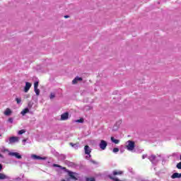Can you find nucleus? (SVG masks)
<instances>
[{"label":"nucleus","mask_w":181,"mask_h":181,"mask_svg":"<svg viewBox=\"0 0 181 181\" xmlns=\"http://www.w3.org/2000/svg\"><path fill=\"white\" fill-rule=\"evenodd\" d=\"M25 132H26V130L21 129V130L18 131V135H22V134H25Z\"/></svg>","instance_id":"393cba45"},{"label":"nucleus","mask_w":181,"mask_h":181,"mask_svg":"<svg viewBox=\"0 0 181 181\" xmlns=\"http://www.w3.org/2000/svg\"><path fill=\"white\" fill-rule=\"evenodd\" d=\"M159 158H160V156H156L152 154L151 156L148 157V159L150 160V162H151L153 165H158V163L159 162V160H160Z\"/></svg>","instance_id":"f257e3e1"},{"label":"nucleus","mask_w":181,"mask_h":181,"mask_svg":"<svg viewBox=\"0 0 181 181\" xmlns=\"http://www.w3.org/2000/svg\"><path fill=\"white\" fill-rule=\"evenodd\" d=\"M5 179H6L7 180H11V177L0 173V180H5Z\"/></svg>","instance_id":"9d476101"},{"label":"nucleus","mask_w":181,"mask_h":181,"mask_svg":"<svg viewBox=\"0 0 181 181\" xmlns=\"http://www.w3.org/2000/svg\"><path fill=\"white\" fill-rule=\"evenodd\" d=\"M23 142H24V143L26 142V139H23Z\"/></svg>","instance_id":"c9c22d12"},{"label":"nucleus","mask_w":181,"mask_h":181,"mask_svg":"<svg viewBox=\"0 0 181 181\" xmlns=\"http://www.w3.org/2000/svg\"><path fill=\"white\" fill-rule=\"evenodd\" d=\"M28 112H29V108L26 107L24 110H23V111H21V115H26V114H28Z\"/></svg>","instance_id":"4468645a"},{"label":"nucleus","mask_w":181,"mask_h":181,"mask_svg":"<svg viewBox=\"0 0 181 181\" xmlns=\"http://www.w3.org/2000/svg\"><path fill=\"white\" fill-rule=\"evenodd\" d=\"M16 142H19V137L18 136H11L8 139V144H12Z\"/></svg>","instance_id":"39448f33"},{"label":"nucleus","mask_w":181,"mask_h":181,"mask_svg":"<svg viewBox=\"0 0 181 181\" xmlns=\"http://www.w3.org/2000/svg\"><path fill=\"white\" fill-rule=\"evenodd\" d=\"M54 97H56V95L54 94V93H51L50 95H49L50 100H53V98H54Z\"/></svg>","instance_id":"b1692460"},{"label":"nucleus","mask_w":181,"mask_h":181,"mask_svg":"<svg viewBox=\"0 0 181 181\" xmlns=\"http://www.w3.org/2000/svg\"><path fill=\"white\" fill-rule=\"evenodd\" d=\"M86 181H95V179H94V178H87Z\"/></svg>","instance_id":"7c9ffc66"},{"label":"nucleus","mask_w":181,"mask_h":181,"mask_svg":"<svg viewBox=\"0 0 181 181\" xmlns=\"http://www.w3.org/2000/svg\"><path fill=\"white\" fill-rule=\"evenodd\" d=\"M5 115L9 116L11 114H12V111L10 110L9 108H7L6 111L4 112Z\"/></svg>","instance_id":"a211bd4d"},{"label":"nucleus","mask_w":181,"mask_h":181,"mask_svg":"<svg viewBox=\"0 0 181 181\" xmlns=\"http://www.w3.org/2000/svg\"><path fill=\"white\" fill-rule=\"evenodd\" d=\"M28 107L30 110V108H32V107H33V102H32V101L28 102Z\"/></svg>","instance_id":"412c9836"},{"label":"nucleus","mask_w":181,"mask_h":181,"mask_svg":"<svg viewBox=\"0 0 181 181\" xmlns=\"http://www.w3.org/2000/svg\"><path fill=\"white\" fill-rule=\"evenodd\" d=\"M8 122H10V124H13V119L12 117L8 118Z\"/></svg>","instance_id":"cd10ccee"},{"label":"nucleus","mask_w":181,"mask_h":181,"mask_svg":"<svg viewBox=\"0 0 181 181\" xmlns=\"http://www.w3.org/2000/svg\"><path fill=\"white\" fill-rule=\"evenodd\" d=\"M181 173H175L171 175V179H180Z\"/></svg>","instance_id":"f8f14e48"},{"label":"nucleus","mask_w":181,"mask_h":181,"mask_svg":"<svg viewBox=\"0 0 181 181\" xmlns=\"http://www.w3.org/2000/svg\"><path fill=\"white\" fill-rule=\"evenodd\" d=\"M112 152L114 153H117V152H119V148H114Z\"/></svg>","instance_id":"a878e982"},{"label":"nucleus","mask_w":181,"mask_h":181,"mask_svg":"<svg viewBox=\"0 0 181 181\" xmlns=\"http://www.w3.org/2000/svg\"><path fill=\"white\" fill-rule=\"evenodd\" d=\"M145 158H148V155L144 154L142 156V159H145Z\"/></svg>","instance_id":"473e14b6"},{"label":"nucleus","mask_w":181,"mask_h":181,"mask_svg":"<svg viewBox=\"0 0 181 181\" xmlns=\"http://www.w3.org/2000/svg\"><path fill=\"white\" fill-rule=\"evenodd\" d=\"M78 81H83V78L76 76L75 78L72 81V84H77Z\"/></svg>","instance_id":"9b49d317"},{"label":"nucleus","mask_w":181,"mask_h":181,"mask_svg":"<svg viewBox=\"0 0 181 181\" xmlns=\"http://www.w3.org/2000/svg\"><path fill=\"white\" fill-rule=\"evenodd\" d=\"M6 142H8V140H6Z\"/></svg>","instance_id":"4c0bfd02"},{"label":"nucleus","mask_w":181,"mask_h":181,"mask_svg":"<svg viewBox=\"0 0 181 181\" xmlns=\"http://www.w3.org/2000/svg\"><path fill=\"white\" fill-rule=\"evenodd\" d=\"M90 162H91V163H93V165H98L97 161L94 160H90Z\"/></svg>","instance_id":"c85d7f7f"},{"label":"nucleus","mask_w":181,"mask_h":181,"mask_svg":"<svg viewBox=\"0 0 181 181\" xmlns=\"http://www.w3.org/2000/svg\"><path fill=\"white\" fill-rule=\"evenodd\" d=\"M37 87H39V82L35 81L34 83V88H37Z\"/></svg>","instance_id":"bb28decb"},{"label":"nucleus","mask_w":181,"mask_h":181,"mask_svg":"<svg viewBox=\"0 0 181 181\" xmlns=\"http://www.w3.org/2000/svg\"><path fill=\"white\" fill-rule=\"evenodd\" d=\"M8 155L10 156H15L17 159H22V156H21L18 152H10L8 153Z\"/></svg>","instance_id":"423d86ee"},{"label":"nucleus","mask_w":181,"mask_h":181,"mask_svg":"<svg viewBox=\"0 0 181 181\" xmlns=\"http://www.w3.org/2000/svg\"><path fill=\"white\" fill-rule=\"evenodd\" d=\"M177 169H181V162H180V163H178L177 164Z\"/></svg>","instance_id":"c756f323"},{"label":"nucleus","mask_w":181,"mask_h":181,"mask_svg":"<svg viewBox=\"0 0 181 181\" xmlns=\"http://www.w3.org/2000/svg\"><path fill=\"white\" fill-rule=\"evenodd\" d=\"M112 142H113V144H119V139H115V138H114V136H112L110 138Z\"/></svg>","instance_id":"dca6fc26"},{"label":"nucleus","mask_w":181,"mask_h":181,"mask_svg":"<svg viewBox=\"0 0 181 181\" xmlns=\"http://www.w3.org/2000/svg\"><path fill=\"white\" fill-rule=\"evenodd\" d=\"M69 119V112H64L62 115H61V121H67Z\"/></svg>","instance_id":"6e6552de"},{"label":"nucleus","mask_w":181,"mask_h":181,"mask_svg":"<svg viewBox=\"0 0 181 181\" xmlns=\"http://www.w3.org/2000/svg\"><path fill=\"white\" fill-rule=\"evenodd\" d=\"M0 158H2V154L0 153Z\"/></svg>","instance_id":"e433bc0d"},{"label":"nucleus","mask_w":181,"mask_h":181,"mask_svg":"<svg viewBox=\"0 0 181 181\" xmlns=\"http://www.w3.org/2000/svg\"><path fill=\"white\" fill-rule=\"evenodd\" d=\"M124 173L123 171H117V170H114L113 171V175L117 176V175H122Z\"/></svg>","instance_id":"6ab92c4d"},{"label":"nucleus","mask_w":181,"mask_h":181,"mask_svg":"<svg viewBox=\"0 0 181 181\" xmlns=\"http://www.w3.org/2000/svg\"><path fill=\"white\" fill-rule=\"evenodd\" d=\"M54 168H62V166L57 165V164H53Z\"/></svg>","instance_id":"2f4dec72"},{"label":"nucleus","mask_w":181,"mask_h":181,"mask_svg":"<svg viewBox=\"0 0 181 181\" xmlns=\"http://www.w3.org/2000/svg\"><path fill=\"white\" fill-rule=\"evenodd\" d=\"M107 145L108 143H107V141H105V140H101L99 146L100 149H102V151H105Z\"/></svg>","instance_id":"20e7f679"},{"label":"nucleus","mask_w":181,"mask_h":181,"mask_svg":"<svg viewBox=\"0 0 181 181\" xmlns=\"http://www.w3.org/2000/svg\"><path fill=\"white\" fill-rule=\"evenodd\" d=\"M34 91H35L36 95H40V90H39V88H34Z\"/></svg>","instance_id":"aec40b11"},{"label":"nucleus","mask_w":181,"mask_h":181,"mask_svg":"<svg viewBox=\"0 0 181 181\" xmlns=\"http://www.w3.org/2000/svg\"><path fill=\"white\" fill-rule=\"evenodd\" d=\"M65 19L70 18V16H64Z\"/></svg>","instance_id":"f704fd0d"},{"label":"nucleus","mask_w":181,"mask_h":181,"mask_svg":"<svg viewBox=\"0 0 181 181\" xmlns=\"http://www.w3.org/2000/svg\"><path fill=\"white\" fill-rule=\"evenodd\" d=\"M2 168H3L2 164H0V172H1Z\"/></svg>","instance_id":"72a5a7b5"},{"label":"nucleus","mask_w":181,"mask_h":181,"mask_svg":"<svg viewBox=\"0 0 181 181\" xmlns=\"http://www.w3.org/2000/svg\"><path fill=\"white\" fill-rule=\"evenodd\" d=\"M16 101L17 104H21V103H22V99L21 98H16Z\"/></svg>","instance_id":"5701e85b"},{"label":"nucleus","mask_w":181,"mask_h":181,"mask_svg":"<svg viewBox=\"0 0 181 181\" xmlns=\"http://www.w3.org/2000/svg\"><path fill=\"white\" fill-rule=\"evenodd\" d=\"M31 158L33 159H35V160H46V159H47L46 157H40V156L35 155V154H33L31 156Z\"/></svg>","instance_id":"0eeeda50"},{"label":"nucleus","mask_w":181,"mask_h":181,"mask_svg":"<svg viewBox=\"0 0 181 181\" xmlns=\"http://www.w3.org/2000/svg\"><path fill=\"white\" fill-rule=\"evenodd\" d=\"M32 87V83L29 82L25 83V86L24 87V92L28 93L29 90H30V88Z\"/></svg>","instance_id":"1a4fd4ad"},{"label":"nucleus","mask_w":181,"mask_h":181,"mask_svg":"<svg viewBox=\"0 0 181 181\" xmlns=\"http://www.w3.org/2000/svg\"><path fill=\"white\" fill-rule=\"evenodd\" d=\"M0 136H1V135L0 134Z\"/></svg>","instance_id":"58836bf2"},{"label":"nucleus","mask_w":181,"mask_h":181,"mask_svg":"<svg viewBox=\"0 0 181 181\" xmlns=\"http://www.w3.org/2000/svg\"><path fill=\"white\" fill-rule=\"evenodd\" d=\"M76 173L74 172H69V176L71 177V179H74V180H77V178L76 177Z\"/></svg>","instance_id":"ddd939ff"},{"label":"nucleus","mask_w":181,"mask_h":181,"mask_svg":"<svg viewBox=\"0 0 181 181\" xmlns=\"http://www.w3.org/2000/svg\"><path fill=\"white\" fill-rule=\"evenodd\" d=\"M84 151H85V155H88L86 156V159L88 158H91V154H90L91 153V148L88 145L85 146Z\"/></svg>","instance_id":"7ed1b4c3"},{"label":"nucleus","mask_w":181,"mask_h":181,"mask_svg":"<svg viewBox=\"0 0 181 181\" xmlns=\"http://www.w3.org/2000/svg\"><path fill=\"white\" fill-rule=\"evenodd\" d=\"M75 122H79V124H83V122H84V119L81 118L79 119H76L75 120Z\"/></svg>","instance_id":"4be33fe9"},{"label":"nucleus","mask_w":181,"mask_h":181,"mask_svg":"<svg viewBox=\"0 0 181 181\" xmlns=\"http://www.w3.org/2000/svg\"><path fill=\"white\" fill-rule=\"evenodd\" d=\"M127 151H134V148H135V142H134L133 141L129 140L127 141Z\"/></svg>","instance_id":"f03ea898"},{"label":"nucleus","mask_w":181,"mask_h":181,"mask_svg":"<svg viewBox=\"0 0 181 181\" xmlns=\"http://www.w3.org/2000/svg\"><path fill=\"white\" fill-rule=\"evenodd\" d=\"M57 155H58V158L59 159V160H64V159H66V156L65 155H64V154H58L57 153Z\"/></svg>","instance_id":"2eb2a0df"},{"label":"nucleus","mask_w":181,"mask_h":181,"mask_svg":"<svg viewBox=\"0 0 181 181\" xmlns=\"http://www.w3.org/2000/svg\"><path fill=\"white\" fill-rule=\"evenodd\" d=\"M69 145L72 146L74 149H78V144H73V143H69Z\"/></svg>","instance_id":"f3484780"}]
</instances>
